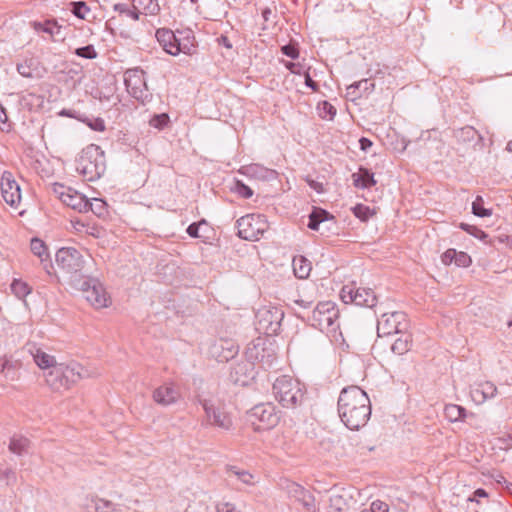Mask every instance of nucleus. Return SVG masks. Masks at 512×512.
<instances>
[{"instance_id":"nucleus-20","label":"nucleus","mask_w":512,"mask_h":512,"mask_svg":"<svg viewBox=\"0 0 512 512\" xmlns=\"http://www.w3.org/2000/svg\"><path fill=\"white\" fill-rule=\"evenodd\" d=\"M334 217L331 216L326 210L314 207L309 214L308 228L314 231H321V227L329 229L326 223L333 221Z\"/></svg>"},{"instance_id":"nucleus-55","label":"nucleus","mask_w":512,"mask_h":512,"mask_svg":"<svg viewBox=\"0 0 512 512\" xmlns=\"http://www.w3.org/2000/svg\"><path fill=\"white\" fill-rule=\"evenodd\" d=\"M241 172L244 174H247V175H255L258 172H264V169L261 166L255 164V165L243 167Z\"/></svg>"},{"instance_id":"nucleus-58","label":"nucleus","mask_w":512,"mask_h":512,"mask_svg":"<svg viewBox=\"0 0 512 512\" xmlns=\"http://www.w3.org/2000/svg\"><path fill=\"white\" fill-rule=\"evenodd\" d=\"M17 71L23 77H26V78H31L32 77V71H31L30 67L25 65V64H18L17 65Z\"/></svg>"},{"instance_id":"nucleus-38","label":"nucleus","mask_w":512,"mask_h":512,"mask_svg":"<svg viewBox=\"0 0 512 512\" xmlns=\"http://www.w3.org/2000/svg\"><path fill=\"white\" fill-rule=\"evenodd\" d=\"M30 247L33 254L38 256L42 262L45 260L44 256H48L46 253V246L42 240L38 238H33L31 240Z\"/></svg>"},{"instance_id":"nucleus-27","label":"nucleus","mask_w":512,"mask_h":512,"mask_svg":"<svg viewBox=\"0 0 512 512\" xmlns=\"http://www.w3.org/2000/svg\"><path fill=\"white\" fill-rule=\"evenodd\" d=\"M30 445V441L23 436H13L10 440L9 450L17 455H23L27 453Z\"/></svg>"},{"instance_id":"nucleus-50","label":"nucleus","mask_w":512,"mask_h":512,"mask_svg":"<svg viewBox=\"0 0 512 512\" xmlns=\"http://www.w3.org/2000/svg\"><path fill=\"white\" fill-rule=\"evenodd\" d=\"M261 357L258 354L255 356V359L259 360L262 363L263 367H271L275 357L271 353L265 354V349H262Z\"/></svg>"},{"instance_id":"nucleus-61","label":"nucleus","mask_w":512,"mask_h":512,"mask_svg":"<svg viewBox=\"0 0 512 512\" xmlns=\"http://www.w3.org/2000/svg\"><path fill=\"white\" fill-rule=\"evenodd\" d=\"M360 149L362 151H368V149L372 146V141H370L368 138L362 137L359 140Z\"/></svg>"},{"instance_id":"nucleus-39","label":"nucleus","mask_w":512,"mask_h":512,"mask_svg":"<svg viewBox=\"0 0 512 512\" xmlns=\"http://www.w3.org/2000/svg\"><path fill=\"white\" fill-rule=\"evenodd\" d=\"M75 54L85 59H95L97 57V52L93 45L77 48L75 50Z\"/></svg>"},{"instance_id":"nucleus-14","label":"nucleus","mask_w":512,"mask_h":512,"mask_svg":"<svg viewBox=\"0 0 512 512\" xmlns=\"http://www.w3.org/2000/svg\"><path fill=\"white\" fill-rule=\"evenodd\" d=\"M283 314L277 309L261 308L256 313L257 330L267 334H276L280 329Z\"/></svg>"},{"instance_id":"nucleus-11","label":"nucleus","mask_w":512,"mask_h":512,"mask_svg":"<svg viewBox=\"0 0 512 512\" xmlns=\"http://www.w3.org/2000/svg\"><path fill=\"white\" fill-rule=\"evenodd\" d=\"M340 297L344 303H353L359 307L372 308L377 302L376 295L372 289L356 288L354 284L343 286Z\"/></svg>"},{"instance_id":"nucleus-12","label":"nucleus","mask_w":512,"mask_h":512,"mask_svg":"<svg viewBox=\"0 0 512 512\" xmlns=\"http://www.w3.org/2000/svg\"><path fill=\"white\" fill-rule=\"evenodd\" d=\"M144 74V71L139 68L128 69L124 73V83L127 92L142 103L150 97Z\"/></svg>"},{"instance_id":"nucleus-35","label":"nucleus","mask_w":512,"mask_h":512,"mask_svg":"<svg viewBox=\"0 0 512 512\" xmlns=\"http://www.w3.org/2000/svg\"><path fill=\"white\" fill-rule=\"evenodd\" d=\"M70 5L72 13L80 19H87L88 15L91 13L90 8L83 1L72 2Z\"/></svg>"},{"instance_id":"nucleus-30","label":"nucleus","mask_w":512,"mask_h":512,"mask_svg":"<svg viewBox=\"0 0 512 512\" xmlns=\"http://www.w3.org/2000/svg\"><path fill=\"white\" fill-rule=\"evenodd\" d=\"M33 28L37 32H44L54 36L59 33L60 26L54 20H47L45 22H33Z\"/></svg>"},{"instance_id":"nucleus-41","label":"nucleus","mask_w":512,"mask_h":512,"mask_svg":"<svg viewBox=\"0 0 512 512\" xmlns=\"http://www.w3.org/2000/svg\"><path fill=\"white\" fill-rule=\"evenodd\" d=\"M353 213L357 218L361 219L362 221L368 220L372 215L370 208L363 204H357L353 208Z\"/></svg>"},{"instance_id":"nucleus-18","label":"nucleus","mask_w":512,"mask_h":512,"mask_svg":"<svg viewBox=\"0 0 512 512\" xmlns=\"http://www.w3.org/2000/svg\"><path fill=\"white\" fill-rule=\"evenodd\" d=\"M180 398V392L173 384H164L153 392L154 401L162 406L176 403Z\"/></svg>"},{"instance_id":"nucleus-59","label":"nucleus","mask_w":512,"mask_h":512,"mask_svg":"<svg viewBox=\"0 0 512 512\" xmlns=\"http://www.w3.org/2000/svg\"><path fill=\"white\" fill-rule=\"evenodd\" d=\"M305 85L313 91H318V84L311 78L308 71L304 72Z\"/></svg>"},{"instance_id":"nucleus-31","label":"nucleus","mask_w":512,"mask_h":512,"mask_svg":"<svg viewBox=\"0 0 512 512\" xmlns=\"http://www.w3.org/2000/svg\"><path fill=\"white\" fill-rule=\"evenodd\" d=\"M86 512H112V505L103 499H92L86 507Z\"/></svg>"},{"instance_id":"nucleus-44","label":"nucleus","mask_w":512,"mask_h":512,"mask_svg":"<svg viewBox=\"0 0 512 512\" xmlns=\"http://www.w3.org/2000/svg\"><path fill=\"white\" fill-rule=\"evenodd\" d=\"M361 512H389V506L381 500H375L371 503L369 509H364Z\"/></svg>"},{"instance_id":"nucleus-40","label":"nucleus","mask_w":512,"mask_h":512,"mask_svg":"<svg viewBox=\"0 0 512 512\" xmlns=\"http://www.w3.org/2000/svg\"><path fill=\"white\" fill-rule=\"evenodd\" d=\"M17 476L16 472L12 469L0 470V482H4L6 485H13L16 483Z\"/></svg>"},{"instance_id":"nucleus-4","label":"nucleus","mask_w":512,"mask_h":512,"mask_svg":"<svg viewBox=\"0 0 512 512\" xmlns=\"http://www.w3.org/2000/svg\"><path fill=\"white\" fill-rule=\"evenodd\" d=\"M105 170L104 152L98 145L90 144L82 150L77 160V171L88 181L99 179Z\"/></svg>"},{"instance_id":"nucleus-32","label":"nucleus","mask_w":512,"mask_h":512,"mask_svg":"<svg viewBox=\"0 0 512 512\" xmlns=\"http://www.w3.org/2000/svg\"><path fill=\"white\" fill-rule=\"evenodd\" d=\"M477 136L478 133L472 126H465L455 131V137L459 142H470Z\"/></svg>"},{"instance_id":"nucleus-15","label":"nucleus","mask_w":512,"mask_h":512,"mask_svg":"<svg viewBox=\"0 0 512 512\" xmlns=\"http://www.w3.org/2000/svg\"><path fill=\"white\" fill-rule=\"evenodd\" d=\"M53 190L63 204L80 213L86 212L87 198L85 195L62 184H55Z\"/></svg>"},{"instance_id":"nucleus-47","label":"nucleus","mask_w":512,"mask_h":512,"mask_svg":"<svg viewBox=\"0 0 512 512\" xmlns=\"http://www.w3.org/2000/svg\"><path fill=\"white\" fill-rule=\"evenodd\" d=\"M471 264L470 256L465 252H457L455 265L458 267H468Z\"/></svg>"},{"instance_id":"nucleus-9","label":"nucleus","mask_w":512,"mask_h":512,"mask_svg":"<svg viewBox=\"0 0 512 512\" xmlns=\"http://www.w3.org/2000/svg\"><path fill=\"white\" fill-rule=\"evenodd\" d=\"M409 321L402 311L383 313L377 322V334L379 337L407 332Z\"/></svg>"},{"instance_id":"nucleus-23","label":"nucleus","mask_w":512,"mask_h":512,"mask_svg":"<svg viewBox=\"0 0 512 512\" xmlns=\"http://www.w3.org/2000/svg\"><path fill=\"white\" fill-rule=\"evenodd\" d=\"M133 7L136 9L137 14L155 15L160 10V7L155 0H132Z\"/></svg>"},{"instance_id":"nucleus-53","label":"nucleus","mask_w":512,"mask_h":512,"mask_svg":"<svg viewBox=\"0 0 512 512\" xmlns=\"http://www.w3.org/2000/svg\"><path fill=\"white\" fill-rule=\"evenodd\" d=\"M1 372L4 374L6 378H9L11 380L15 379V370L9 361H5L2 364Z\"/></svg>"},{"instance_id":"nucleus-62","label":"nucleus","mask_w":512,"mask_h":512,"mask_svg":"<svg viewBox=\"0 0 512 512\" xmlns=\"http://www.w3.org/2000/svg\"><path fill=\"white\" fill-rule=\"evenodd\" d=\"M90 127L95 131H103L105 129L104 122L101 119H97Z\"/></svg>"},{"instance_id":"nucleus-28","label":"nucleus","mask_w":512,"mask_h":512,"mask_svg":"<svg viewBox=\"0 0 512 512\" xmlns=\"http://www.w3.org/2000/svg\"><path fill=\"white\" fill-rule=\"evenodd\" d=\"M444 414L449 421L456 422L465 418L466 409L456 404H448L444 408Z\"/></svg>"},{"instance_id":"nucleus-3","label":"nucleus","mask_w":512,"mask_h":512,"mask_svg":"<svg viewBox=\"0 0 512 512\" xmlns=\"http://www.w3.org/2000/svg\"><path fill=\"white\" fill-rule=\"evenodd\" d=\"M155 36L163 50L172 56L179 53L190 55L195 48V37L191 30L174 33L170 29L161 28Z\"/></svg>"},{"instance_id":"nucleus-1","label":"nucleus","mask_w":512,"mask_h":512,"mask_svg":"<svg viewBox=\"0 0 512 512\" xmlns=\"http://www.w3.org/2000/svg\"><path fill=\"white\" fill-rule=\"evenodd\" d=\"M338 414L350 430L365 426L371 416V403L366 392L358 386L343 388L338 398Z\"/></svg>"},{"instance_id":"nucleus-36","label":"nucleus","mask_w":512,"mask_h":512,"mask_svg":"<svg viewBox=\"0 0 512 512\" xmlns=\"http://www.w3.org/2000/svg\"><path fill=\"white\" fill-rule=\"evenodd\" d=\"M472 212L478 217H488L492 214L490 209L484 208V200L481 196H477L472 203Z\"/></svg>"},{"instance_id":"nucleus-51","label":"nucleus","mask_w":512,"mask_h":512,"mask_svg":"<svg viewBox=\"0 0 512 512\" xmlns=\"http://www.w3.org/2000/svg\"><path fill=\"white\" fill-rule=\"evenodd\" d=\"M281 51L284 55L296 59L299 56V51L294 44H287L282 46Z\"/></svg>"},{"instance_id":"nucleus-34","label":"nucleus","mask_w":512,"mask_h":512,"mask_svg":"<svg viewBox=\"0 0 512 512\" xmlns=\"http://www.w3.org/2000/svg\"><path fill=\"white\" fill-rule=\"evenodd\" d=\"M114 10L119 13V15L125 16L127 18H131L133 20H138V14L136 9L133 7V3L131 5L127 3H118L114 5Z\"/></svg>"},{"instance_id":"nucleus-10","label":"nucleus","mask_w":512,"mask_h":512,"mask_svg":"<svg viewBox=\"0 0 512 512\" xmlns=\"http://www.w3.org/2000/svg\"><path fill=\"white\" fill-rule=\"evenodd\" d=\"M249 419L256 431L268 430L279 422V415L272 403H262L254 406L249 412Z\"/></svg>"},{"instance_id":"nucleus-49","label":"nucleus","mask_w":512,"mask_h":512,"mask_svg":"<svg viewBox=\"0 0 512 512\" xmlns=\"http://www.w3.org/2000/svg\"><path fill=\"white\" fill-rule=\"evenodd\" d=\"M230 473L237 476V478L245 484L252 483L253 476L248 471H238V470H235L234 468H231Z\"/></svg>"},{"instance_id":"nucleus-48","label":"nucleus","mask_w":512,"mask_h":512,"mask_svg":"<svg viewBox=\"0 0 512 512\" xmlns=\"http://www.w3.org/2000/svg\"><path fill=\"white\" fill-rule=\"evenodd\" d=\"M203 225H207L205 220H201L197 223L190 224L187 228L188 235L193 238H199L200 237L199 230H200L201 226H203Z\"/></svg>"},{"instance_id":"nucleus-16","label":"nucleus","mask_w":512,"mask_h":512,"mask_svg":"<svg viewBox=\"0 0 512 512\" xmlns=\"http://www.w3.org/2000/svg\"><path fill=\"white\" fill-rule=\"evenodd\" d=\"M81 290L83 297L95 308L107 307L109 298L104 287L98 281L84 280Z\"/></svg>"},{"instance_id":"nucleus-26","label":"nucleus","mask_w":512,"mask_h":512,"mask_svg":"<svg viewBox=\"0 0 512 512\" xmlns=\"http://www.w3.org/2000/svg\"><path fill=\"white\" fill-rule=\"evenodd\" d=\"M35 363L41 369H53V366H56L55 358L41 349L37 348L35 352H32Z\"/></svg>"},{"instance_id":"nucleus-46","label":"nucleus","mask_w":512,"mask_h":512,"mask_svg":"<svg viewBox=\"0 0 512 512\" xmlns=\"http://www.w3.org/2000/svg\"><path fill=\"white\" fill-rule=\"evenodd\" d=\"M235 191L243 198H250L252 197L253 195V191L252 189L245 185L244 183H242L241 181H236L235 183Z\"/></svg>"},{"instance_id":"nucleus-45","label":"nucleus","mask_w":512,"mask_h":512,"mask_svg":"<svg viewBox=\"0 0 512 512\" xmlns=\"http://www.w3.org/2000/svg\"><path fill=\"white\" fill-rule=\"evenodd\" d=\"M299 502H301L309 512L315 511L314 497L309 491H305Z\"/></svg>"},{"instance_id":"nucleus-63","label":"nucleus","mask_w":512,"mask_h":512,"mask_svg":"<svg viewBox=\"0 0 512 512\" xmlns=\"http://www.w3.org/2000/svg\"><path fill=\"white\" fill-rule=\"evenodd\" d=\"M478 497H487V492L484 489H477L474 491L473 496L469 498L470 501H476Z\"/></svg>"},{"instance_id":"nucleus-6","label":"nucleus","mask_w":512,"mask_h":512,"mask_svg":"<svg viewBox=\"0 0 512 512\" xmlns=\"http://www.w3.org/2000/svg\"><path fill=\"white\" fill-rule=\"evenodd\" d=\"M57 266L68 275L71 282L83 277L84 259L80 251L72 247H63L56 253Z\"/></svg>"},{"instance_id":"nucleus-54","label":"nucleus","mask_w":512,"mask_h":512,"mask_svg":"<svg viewBox=\"0 0 512 512\" xmlns=\"http://www.w3.org/2000/svg\"><path fill=\"white\" fill-rule=\"evenodd\" d=\"M460 227L464 230V231H467L468 233L474 235L475 237H485V233L481 230H479L477 227L475 226H470L468 224H465V223H461Z\"/></svg>"},{"instance_id":"nucleus-2","label":"nucleus","mask_w":512,"mask_h":512,"mask_svg":"<svg viewBox=\"0 0 512 512\" xmlns=\"http://www.w3.org/2000/svg\"><path fill=\"white\" fill-rule=\"evenodd\" d=\"M46 383L55 391L69 389L81 379L90 377V372L77 362L60 363L45 375Z\"/></svg>"},{"instance_id":"nucleus-52","label":"nucleus","mask_w":512,"mask_h":512,"mask_svg":"<svg viewBox=\"0 0 512 512\" xmlns=\"http://www.w3.org/2000/svg\"><path fill=\"white\" fill-rule=\"evenodd\" d=\"M456 255L457 251L455 249H448L442 254L441 260L443 264L450 265L453 262L455 263Z\"/></svg>"},{"instance_id":"nucleus-42","label":"nucleus","mask_w":512,"mask_h":512,"mask_svg":"<svg viewBox=\"0 0 512 512\" xmlns=\"http://www.w3.org/2000/svg\"><path fill=\"white\" fill-rule=\"evenodd\" d=\"M287 491L291 497L299 501L306 490L301 485L291 482L287 485Z\"/></svg>"},{"instance_id":"nucleus-5","label":"nucleus","mask_w":512,"mask_h":512,"mask_svg":"<svg viewBox=\"0 0 512 512\" xmlns=\"http://www.w3.org/2000/svg\"><path fill=\"white\" fill-rule=\"evenodd\" d=\"M275 399L285 408H295L303 400V390L300 383L290 376L278 377L273 383Z\"/></svg>"},{"instance_id":"nucleus-22","label":"nucleus","mask_w":512,"mask_h":512,"mask_svg":"<svg viewBox=\"0 0 512 512\" xmlns=\"http://www.w3.org/2000/svg\"><path fill=\"white\" fill-rule=\"evenodd\" d=\"M353 185L356 188H370L376 184L374 174L366 168H360L358 172L352 174Z\"/></svg>"},{"instance_id":"nucleus-60","label":"nucleus","mask_w":512,"mask_h":512,"mask_svg":"<svg viewBox=\"0 0 512 512\" xmlns=\"http://www.w3.org/2000/svg\"><path fill=\"white\" fill-rule=\"evenodd\" d=\"M285 67L294 74H300L301 65L294 62H286Z\"/></svg>"},{"instance_id":"nucleus-57","label":"nucleus","mask_w":512,"mask_h":512,"mask_svg":"<svg viewBox=\"0 0 512 512\" xmlns=\"http://www.w3.org/2000/svg\"><path fill=\"white\" fill-rule=\"evenodd\" d=\"M322 109L331 119L336 115V108L326 101L322 103Z\"/></svg>"},{"instance_id":"nucleus-7","label":"nucleus","mask_w":512,"mask_h":512,"mask_svg":"<svg viewBox=\"0 0 512 512\" xmlns=\"http://www.w3.org/2000/svg\"><path fill=\"white\" fill-rule=\"evenodd\" d=\"M238 236L249 241H257L268 230L266 217L261 214H247L236 222Z\"/></svg>"},{"instance_id":"nucleus-21","label":"nucleus","mask_w":512,"mask_h":512,"mask_svg":"<svg viewBox=\"0 0 512 512\" xmlns=\"http://www.w3.org/2000/svg\"><path fill=\"white\" fill-rule=\"evenodd\" d=\"M236 352L232 344L223 340L215 342L210 349L212 356L216 357L220 362L233 358Z\"/></svg>"},{"instance_id":"nucleus-17","label":"nucleus","mask_w":512,"mask_h":512,"mask_svg":"<svg viewBox=\"0 0 512 512\" xmlns=\"http://www.w3.org/2000/svg\"><path fill=\"white\" fill-rule=\"evenodd\" d=\"M1 193L4 201L11 207H17L21 201L20 186L10 172L5 171L1 177Z\"/></svg>"},{"instance_id":"nucleus-13","label":"nucleus","mask_w":512,"mask_h":512,"mask_svg":"<svg viewBox=\"0 0 512 512\" xmlns=\"http://www.w3.org/2000/svg\"><path fill=\"white\" fill-rule=\"evenodd\" d=\"M201 404L205 411L206 421L209 425L223 430H229L232 427V419L225 411L223 405L215 403L212 400H202Z\"/></svg>"},{"instance_id":"nucleus-29","label":"nucleus","mask_w":512,"mask_h":512,"mask_svg":"<svg viewBox=\"0 0 512 512\" xmlns=\"http://www.w3.org/2000/svg\"><path fill=\"white\" fill-rule=\"evenodd\" d=\"M375 85L368 79H362L358 82H355L347 87V94L354 95L355 97H360L361 93L356 95V91L368 93L374 89Z\"/></svg>"},{"instance_id":"nucleus-64","label":"nucleus","mask_w":512,"mask_h":512,"mask_svg":"<svg viewBox=\"0 0 512 512\" xmlns=\"http://www.w3.org/2000/svg\"><path fill=\"white\" fill-rule=\"evenodd\" d=\"M499 441L502 442V445L500 446L502 449H508L512 446V437L510 436L508 438H501Z\"/></svg>"},{"instance_id":"nucleus-56","label":"nucleus","mask_w":512,"mask_h":512,"mask_svg":"<svg viewBox=\"0 0 512 512\" xmlns=\"http://www.w3.org/2000/svg\"><path fill=\"white\" fill-rule=\"evenodd\" d=\"M217 512H240L236 509L235 505L225 502L217 505Z\"/></svg>"},{"instance_id":"nucleus-25","label":"nucleus","mask_w":512,"mask_h":512,"mask_svg":"<svg viewBox=\"0 0 512 512\" xmlns=\"http://www.w3.org/2000/svg\"><path fill=\"white\" fill-rule=\"evenodd\" d=\"M311 263L303 256H298L293 259V270L299 279H305L309 276L311 271Z\"/></svg>"},{"instance_id":"nucleus-19","label":"nucleus","mask_w":512,"mask_h":512,"mask_svg":"<svg viewBox=\"0 0 512 512\" xmlns=\"http://www.w3.org/2000/svg\"><path fill=\"white\" fill-rule=\"evenodd\" d=\"M496 393L497 387L490 381L481 382L470 391L471 398L476 404H482L486 400L494 398Z\"/></svg>"},{"instance_id":"nucleus-33","label":"nucleus","mask_w":512,"mask_h":512,"mask_svg":"<svg viewBox=\"0 0 512 512\" xmlns=\"http://www.w3.org/2000/svg\"><path fill=\"white\" fill-rule=\"evenodd\" d=\"M91 211L97 216H102L106 212V203L98 198L89 200L87 198L86 212Z\"/></svg>"},{"instance_id":"nucleus-8","label":"nucleus","mask_w":512,"mask_h":512,"mask_svg":"<svg viewBox=\"0 0 512 512\" xmlns=\"http://www.w3.org/2000/svg\"><path fill=\"white\" fill-rule=\"evenodd\" d=\"M339 311L331 301L320 302L309 318L311 325L321 331H334Z\"/></svg>"},{"instance_id":"nucleus-43","label":"nucleus","mask_w":512,"mask_h":512,"mask_svg":"<svg viewBox=\"0 0 512 512\" xmlns=\"http://www.w3.org/2000/svg\"><path fill=\"white\" fill-rule=\"evenodd\" d=\"M168 121H169L168 115L163 113V114H159V115H154L152 117V119L150 120V125L154 128L162 129L167 125Z\"/></svg>"},{"instance_id":"nucleus-24","label":"nucleus","mask_w":512,"mask_h":512,"mask_svg":"<svg viewBox=\"0 0 512 512\" xmlns=\"http://www.w3.org/2000/svg\"><path fill=\"white\" fill-rule=\"evenodd\" d=\"M401 336L397 338L391 346V351L396 355H403L407 353L412 346V339L407 332L400 333Z\"/></svg>"},{"instance_id":"nucleus-37","label":"nucleus","mask_w":512,"mask_h":512,"mask_svg":"<svg viewBox=\"0 0 512 512\" xmlns=\"http://www.w3.org/2000/svg\"><path fill=\"white\" fill-rule=\"evenodd\" d=\"M11 290L13 294L19 299L26 297L30 293L28 285L20 280H14L12 282Z\"/></svg>"}]
</instances>
